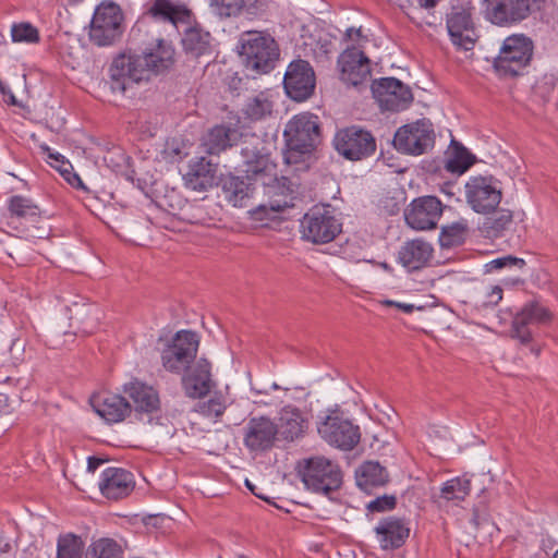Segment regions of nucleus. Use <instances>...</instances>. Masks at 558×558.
Returning a JSON list of instances; mask_svg holds the SVG:
<instances>
[{
    "label": "nucleus",
    "mask_w": 558,
    "mask_h": 558,
    "mask_svg": "<svg viewBox=\"0 0 558 558\" xmlns=\"http://www.w3.org/2000/svg\"><path fill=\"white\" fill-rule=\"evenodd\" d=\"M174 49L166 40L159 39L156 48L143 54H120L110 66V77L125 90L131 83L148 81L173 63Z\"/></svg>",
    "instance_id": "f257e3e1"
},
{
    "label": "nucleus",
    "mask_w": 558,
    "mask_h": 558,
    "mask_svg": "<svg viewBox=\"0 0 558 558\" xmlns=\"http://www.w3.org/2000/svg\"><path fill=\"white\" fill-rule=\"evenodd\" d=\"M283 137L287 146L286 161L296 162L300 155L311 153L319 142L318 117L312 113L293 117L286 125Z\"/></svg>",
    "instance_id": "f03ea898"
},
{
    "label": "nucleus",
    "mask_w": 558,
    "mask_h": 558,
    "mask_svg": "<svg viewBox=\"0 0 558 558\" xmlns=\"http://www.w3.org/2000/svg\"><path fill=\"white\" fill-rule=\"evenodd\" d=\"M268 180H262L263 192L267 199L251 210L253 219L258 221L276 218L277 214L294 207L296 199L295 184L291 180L286 177L278 179L276 174Z\"/></svg>",
    "instance_id": "7ed1b4c3"
},
{
    "label": "nucleus",
    "mask_w": 558,
    "mask_h": 558,
    "mask_svg": "<svg viewBox=\"0 0 558 558\" xmlns=\"http://www.w3.org/2000/svg\"><path fill=\"white\" fill-rule=\"evenodd\" d=\"M240 54L247 69L258 73L269 72L279 57L275 39L262 32H246L241 36Z\"/></svg>",
    "instance_id": "20e7f679"
},
{
    "label": "nucleus",
    "mask_w": 558,
    "mask_h": 558,
    "mask_svg": "<svg viewBox=\"0 0 558 558\" xmlns=\"http://www.w3.org/2000/svg\"><path fill=\"white\" fill-rule=\"evenodd\" d=\"M342 230L330 205L312 207L300 221L302 239L313 244H326L333 241Z\"/></svg>",
    "instance_id": "39448f33"
},
{
    "label": "nucleus",
    "mask_w": 558,
    "mask_h": 558,
    "mask_svg": "<svg viewBox=\"0 0 558 558\" xmlns=\"http://www.w3.org/2000/svg\"><path fill=\"white\" fill-rule=\"evenodd\" d=\"M533 48V41L522 34L507 37L494 61L496 72L501 76L521 74L532 59Z\"/></svg>",
    "instance_id": "423d86ee"
},
{
    "label": "nucleus",
    "mask_w": 558,
    "mask_h": 558,
    "mask_svg": "<svg viewBox=\"0 0 558 558\" xmlns=\"http://www.w3.org/2000/svg\"><path fill=\"white\" fill-rule=\"evenodd\" d=\"M301 476L307 489L323 495L339 489L342 484V472L339 465L325 457L305 460Z\"/></svg>",
    "instance_id": "0eeeda50"
},
{
    "label": "nucleus",
    "mask_w": 558,
    "mask_h": 558,
    "mask_svg": "<svg viewBox=\"0 0 558 558\" xmlns=\"http://www.w3.org/2000/svg\"><path fill=\"white\" fill-rule=\"evenodd\" d=\"M123 12L117 3L101 2L90 22V41L99 47L112 45L123 33Z\"/></svg>",
    "instance_id": "6e6552de"
},
{
    "label": "nucleus",
    "mask_w": 558,
    "mask_h": 558,
    "mask_svg": "<svg viewBox=\"0 0 558 558\" xmlns=\"http://www.w3.org/2000/svg\"><path fill=\"white\" fill-rule=\"evenodd\" d=\"M198 336L190 330L178 331L161 351V363L166 371L182 374L195 362L198 351Z\"/></svg>",
    "instance_id": "1a4fd4ad"
},
{
    "label": "nucleus",
    "mask_w": 558,
    "mask_h": 558,
    "mask_svg": "<svg viewBox=\"0 0 558 558\" xmlns=\"http://www.w3.org/2000/svg\"><path fill=\"white\" fill-rule=\"evenodd\" d=\"M241 161L236 169L245 174L248 181L270 179L275 175L276 165L270 160L265 146L256 136H251L241 143Z\"/></svg>",
    "instance_id": "9d476101"
},
{
    "label": "nucleus",
    "mask_w": 558,
    "mask_h": 558,
    "mask_svg": "<svg viewBox=\"0 0 558 558\" xmlns=\"http://www.w3.org/2000/svg\"><path fill=\"white\" fill-rule=\"evenodd\" d=\"M317 430L328 445L343 451L354 449L361 440L360 427L337 411L326 415Z\"/></svg>",
    "instance_id": "9b49d317"
},
{
    "label": "nucleus",
    "mask_w": 558,
    "mask_h": 558,
    "mask_svg": "<svg viewBox=\"0 0 558 558\" xmlns=\"http://www.w3.org/2000/svg\"><path fill=\"white\" fill-rule=\"evenodd\" d=\"M333 146L343 158L359 161L375 153L376 141L369 131L352 125L337 131Z\"/></svg>",
    "instance_id": "f8f14e48"
},
{
    "label": "nucleus",
    "mask_w": 558,
    "mask_h": 558,
    "mask_svg": "<svg viewBox=\"0 0 558 558\" xmlns=\"http://www.w3.org/2000/svg\"><path fill=\"white\" fill-rule=\"evenodd\" d=\"M435 144V132L428 120H417L399 128L393 137L395 148L407 155L427 153Z\"/></svg>",
    "instance_id": "ddd939ff"
},
{
    "label": "nucleus",
    "mask_w": 558,
    "mask_h": 558,
    "mask_svg": "<svg viewBox=\"0 0 558 558\" xmlns=\"http://www.w3.org/2000/svg\"><path fill=\"white\" fill-rule=\"evenodd\" d=\"M465 198L477 214L493 213L500 204L502 192L493 177H472L465 183Z\"/></svg>",
    "instance_id": "4468645a"
},
{
    "label": "nucleus",
    "mask_w": 558,
    "mask_h": 558,
    "mask_svg": "<svg viewBox=\"0 0 558 558\" xmlns=\"http://www.w3.org/2000/svg\"><path fill=\"white\" fill-rule=\"evenodd\" d=\"M372 93L383 110L400 111L413 100L410 87L395 77H383L373 82Z\"/></svg>",
    "instance_id": "2eb2a0df"
},
{
    "label": "nucleus",
    "mask_w": 558,
    "mask_h": 558,
    "mask_svg": "<svg viewBox=\"0 0 558 558\" xmlns=\"http://www.w3.org/2000/svg\"><path fill=\"white\" fill-rule=\"evenodd\" d=\"M553 313L539 302H529L515 314L512 320L511 333L521 343L532 341V328L547 325L553 320Z\"/></svg>",
    "instance_id": "dca6fc26"
},
{
    "label": "nucleus",
    "mask_w": 558,
    "mask_h": 558,
    "mask_svg": "<svg viewBox=\"0 0 558 558\" xmlns=\"http://www.w3.org/2000/svg\"><path fill=\"white\" fill-rule=\"evenodd\" d=\"M447 29L454 46L472 50L478 38L470 9L452 7L446 19Z\"/></svg>",
    "instance_id": "f3484780"
},
{
    "label": "nucleus",
    "mask_w": 558,
    "mask_h": 558,
    "mask_svg": "<svg viewBox=\"0 0 558 558\" xmlns=\"http://www.w3.org/2000/svg\"><path fill=\"white\" fill-rule=\"evenodd\" d=\"M287 95L295 101L310 98L315 89V73L307 61L291 62L283 77Z\"/></svg>",
    "instance_id": "a211bd4d"
},
{
    "label": "nucleus",
    "mask_w": 558,
    "mask_h": 558,
    "mask_svg": "<svg viewBox=\"0 0 558 558\" xmlns=\"http://www.w3.org/2000/svg\"><path fill=\"white\" fill-rule=\"evenodd\" d=\"M123 392L133 402L132 411L134 410L138 420L150 423L154 415L159 413V393L151 386L134 379L123 386Z\"/></svg>",
    "instance_id": "6ab92c4d"
},
{
    "label": "nucleus",
    "mask_w": 558,
    "mask_h": 558,
    "mask_svg": "<svg viewBox=\"0 0 558 558\" xmlns=\"http://www.w3.org/2000/svg\"><path fill=\"white\" fill-rule=\"evenodd\" d=\"M442 214V204L436 196L415 198L404 211L407 223L415 230L436 228Z\"/></svg>",
    "instance_id": "aec40b11"
},
{
    "label": "nucleus",
    "mask_w": 558,
    "mask_h": 558,
    "mask_svg": "<svg viewBox=\"0 0 558 558\" xmlns=\"http://www.w3.org/2000/svg\"><path fill=\"white\" fill-rule=\"evenodd\" d=\"M181 385L189 398L201 399L208 395L216 386L211 375V364L203 357L196 360L183 371Z\"/></svg>",
    "instance_id": "412c9836"
},
{
    "label": "nucleus",
    "mask_w": 558,
    "mask_h": 558,
    "mask_svg": "<svg viewBox=\"0 0 558 558\" xmlns=\"http://www.w3.org/2000/svg\"><path fill=\"white\" fill-rule=\"evenodd\" d=\"M278 429L267 416L248 420L243 428V444L251 452H263L272 448Z\"/></svg>",
    "instance_id": "4be33fe9"
},
{
    "label": "nucleus",
    "mask_w": 558,
    "mask_h": 558,
    "mask_svg": "<svg viewBox=\"0 0 558 558\" xmlns=\"http://www.w3.org/2000/svg\"><path fill=\"white\" fill-rule=\"evenodd\" d=\"M341 80L352 86H359L371 76L369 59L356 47H348L338 58Z\"/></svg>",
    "instance_id": "5701e85b"
},
{
    "label": "nucleus",
    "mask_w": 558,
    "mask_h": 558,
    "mask_svg": "<svg viewBox=\"0 0 558 558\" xmlns=\"http://www.w3.org/2000/svg\"><path fill=\"white\" fill-rule=\"evenodd\" d=\"M488 20L499 26H510L531 13L530 0H486Z\"/></svg>",
    "instance_id": "b1692460"
},
{
    "label": "nucleus",
    "mask_w": 558,
    "mask_h": 558,
    "mask_svg": "<svg viewBox=\"0 0 558 558\" xmlns=\"http://www.w3.org/2000/svg\"><path fill=\"white\" fill-rule=\"evenodd\" d=\"M216 165L205 157H196L190 160L187 171L183 174L184 184L195 192H205L216 183Z\"/></svg>",
    "instance_id": "393cba45"
},
{
    "label": "nucleus",
    "mask_w": 558,
    "mask_h": 558,
    "mask_svg": "<svg viewBox=\"0 0 558 558\" xmlns=\"http://www.w3.org/2000/svg\"><path fill=\"white\" fill-rule=\"evenodd\" d=\"M135 482L131 472L120 468H108L102 472L99 488L109 499L124 498L134 489Z\"/></svg>",
    "instance_id": "a878e982"
},
{
    "label": "nucleus",
    "mask_w": 558,
    "mask_h": 558,
    "mask_svg": "<svg viewBox=\"0 0 558 558\" xmlns=\"http://www.w3.org/2000/svg\"><path fill=\"white\" fill-rule=\"evenodd\" d=\"M95 412L108 423H119L132 413V405L120 395L97 396L92 398Z\"/></svg>",
    "instance_id": "bb28decb"
},
{
    "label": "nucleus",
    "mask_w": 558,
    "mask_h": 558,
    "mask_svg": "<svg viewBox=\"0 0 558 558\" xmlns=\"http://www.w3.org/2000/svg\"><path fill=\"white\" fill-rule=\"evenodd\" d=\"M277 435L281 436L284 440L293 441L302 437L307 427L308 421L302 411L293 405H286L279 412Z\"/></svg>",
    "instance_id": "cd10ccee"
},
{
    "label": "nucleus",
    "mask_w": 558,
    "mask_h": 558,
    "mask_svg": "<svg viewBox=\"0 0 558 558\" xmlns=\"http://www.w3.org/2000/svg\"><path fill=\"white\" fill-rule=\"evenodd\" d=\"M433 256L432 245L421 239L404 242L398 252V262L409 271L423 268Z\"/></svg>",
    "instance_id": "c85d7f7f"
},
{
    "label": "nucleus",
    "mask_w": 558,
    "mask_h": 558,
    "mask_svg": "<svg viewBox=\"0 0 558 558\" xmlns=\"http://www.w3.org/2000/svg\"><path fill=\"white\" fill-rule=\"evenodd\" d=\"M241 137L236 124L222 123L214 126L205 137L204 146L210 155H218L235 144Z\"/></svg>",
    "instance_id": "c756f323"
},
{
    "label": "nucleus",
    "mask_w": 558,
    "mask_h": 558,
    "mask_svg": "<svg viewBox=\"0 0 558 558\" xmlns=\"http://www.w3.org/2000/svg\"><path fill=\"white\" fill-rule=\"evenodd\" d=\"M380 547L385 550L399 548L409 536V529L399 519L387 518L375 527Z\"/></svg>",
    "instance_id": "7c9ffc66"
},
{
    "label": "nucleus",
    "mask_w": 558,
    "mask_h": 558,
    "mask_svg": "<svg viewBox=\"0 0 558 558\" xmlns=\"http://www.w3.org/2000/svg\"><path fill=\"white\" fill-rule=\"evenodd\" d=\"M225 198L234 207L246 206V202L253 194L254 187L251 181H245L238 175H227L221 183Z\"/></svg>",
    "instance_id": "2f4dec72"
},
{
    "label": "nucleus",
    "mask_w": 558,
    "mask_h": 558,
    "mask_svg": "<svg viewBox=\"0 0 558 558\" xmlns=\"http://www.w3.org/2000/svg\"><path fill=\"white\" fill-rule=\"evenodd\" d=\"M355 478L357 486L368 493L388 482V472L378 462L367 461L355 471Z\"/></svg>",
    "instance_id": "473e14b6"
},
{
    "label": "nucleus",
    "mask_w": 558,
    "mask_h": 558,
    "mask_svg": "<svg viewBox=\"0 0 558 558\" xmlns=\"http://www.w3.org/2000/svg\"><path fill=\"white\" fill-rule=\"evenodd\" d=\"M9 218L13 223L15 220L35 221L39 218L40 213L38 206L28 197L23 195H13L7 202Z\"/></svg>",
    "instance_id": "72a5a7b5"
},
{
    "label": "nucleus",
    "mask_w": 558,
    "mask_h": 558,
    "mask_svg": "<svg viewBox=\"0 0 558 558\" xmlns=\"http://www.w3.org/2000/svg\"><path fill=\"white\" fill-rule=\"evenodd\" d=\"M474 161L475 157L465 147L452 141L451 149L445 161V169L452 174L461 175Z\"/></svg>",
    "instance_id": "f704fd0d"
},
{
    "label": "nucleus",
    "mask_w": 558,
    "mask_h": 558,
    "mask_svg": "<svg viewBox=\"0 0 558 558\" xmlns=\"http://www.w3.org/2000/svg\"><path fill=\"white\" fill-rule=\"evenodd\" d=\"M211 36L199 27H191L185 31L182 45L187 53L201 57L210 50Z\"/></svg>",
    "instance_id": "c9c22d12"
},
{
    "label": "nucleus",
    "mask_w": 558,
    "mask_h": 558,
    "mask_svg": "<svg viewBox=\"0 0 558 558\" xmlns=\"http://www.w3.org/2000/svg\"><path fill=\"white\" fill-rule=\"evenodd\" d=\"M470 226L468 220L460 219L448 226H444L439 234L441 247L450 248L464 243L469 234Z\"/></svg>",
    "instance_id": "e433bc0d"
},
{
    "label": "nucleus",
    "mask_w": 558,
    "mask_h": 558,
    "mask_svg": "<svg viewBox=\"0 0 558 558\" xmlns=\"http://www.w3.org/2000/svg\"><path fill=\"white\" fill-rule=\"evenodd\" d=\"M512 220L513 215L511 210L505 208L497 211L494 210L493 216L485 218L481 231L486 238H498L509 228Z\"/></svg>",
    "instance_id": "4c0bfd02"
},
{
    "label": "nucleus",
    "mask_w": 558,
    "mask_h": 558,
    "mask_svg": "<svg viewBox=\"0 0 558 558\" xmlns=\"http://www.w3.org/2000/svg\"><path fill=\"white\" fill-rule=\"evenodd\" d=\"M471 483L466 478L454 477L442 484L439 499L444 501H461L470 494Z\"/></svg>",
    "instance_id": "58836bf2"
},
{
    "label": "nucleus",
    "mask_w": 558,
    "mask_h": 558,
    "mask_svg": "<svg viewBox=\"0 0 558 558\" xmlns=\"http://www.w3.org/2000/svg\"><path fill=\"white\" fill-rule=\"evenodd\" d=\"M243 112L250 120H263L272 113V102L267 95L259 93L247 99Z\"/></svg>",
    "instance_id": "ea45409f"
},
{
    "label": "nucleus",
    "mask_w": 558,
    "mask_h": 558,
    "mask_svg": "<svg viewBox=\"0 0 558 558\" xmlns=\"http://www.w3.org/2000/svg\"><path fill=\"white\" fill-rule=\"evenodd\" d=\"M86 558H123V550L114 539L99 538L89 545Z\"/></svg>",
    "instance_id": "a19ab883"
},
{
    "label": "nucleus",
    "mask_w": 558,
    "mask_h": 558,
    "mask_svg": "<svg viewBox=\"0 0 558 558\" xmlns=\"http://www.w3.org/2000/svg\"><path fill=\"white\" fill-rule=\"evenodd\" d=\"M84 543L74 534L61 535L58 538L57 558H82Z\"/></svg>",
    "instance_id": "79ce46f5"
},
{
    "label": "nucleus",
    "mask_w": 558,
    "mask_h": 558,
    "mask_svg": "<svg viewBox=\"0 0 558 558\" xmlns=\"http://www.w3.org/2000/svg\"><path fill=\"white\" fill-rule=\"evenodd\" d=\"M227 409L226 399L220 395H215L210 399L197 404L196 411L209 418L220 417Z\"/></svg>",
    "instance_id": "37998d69"
},
{
    "label": "nucleus",
    "mask_w": 558,
    "mask_h": 558,
    "mask_svg": "<svg viewBox=\"0 0 558 558\" xmlns=\"http://www.w3.org/2000/svg\"><path fill=\"white\" fill-rule=\"evenodd\" d=\"M11 37L14 43L36 44L39 41V32L31 23L13 24Z\"/></svg>",
    "instance_id": "c03bdc74"
},
{
    "label": "nucleus",
    "mask_w": 558,
    "mask_h": 558,
    "mask_svg": "<svg viewBox=\"0 0 558 558\" xmlns=\"http://www.w3.org/2000/svg\"><path fill=\"white\" fill-rule=\"evenodd\" d=\"M244 5V0H210V7L214 12L222 17L239 15Z\"/></svg>",
    "instance_id": "a18cd8bd"
},
{
    "label": "nucleus",
    "mask_w": 558,
    "mask_h": 558,
    "mask_svg": "<svg viewBox=\"0 0 558 558\" xmlns=\"http://www.w3.org/2000/svg\"><path fill=\"white\" fill-rule=\"evenodd\" d=\"M525 266V260L511 255L498 257L485 264V272L490 274L504 268L517 267L522 269Z\"/></svg>",
    "instance_id": "49530a36"
},
{
    "label": "nucleus",
    "mask_w": 558,
    "mask_h": 558,
    "mask_svg": "<svg viewBox=\"0 0 558 558\" xmlns=\"http://www.w3.org/2000/svg\"><path fill=\"white\" fill-rule=\"evenodd\" d=\"M150 13L154 16H160L163 20L174 23L177 10L168 0H156L150 8Z\"/></svg>",
    "instance_id": "de8ad7c7"
},
{
    "label": "nucleus",
    "mask_w": 558,
    "mask_h": 558,
    "mask_svg": "<svg viewBox=\"0 0 558 558\" xmlns=\"http://www.w3.org/2000/svg\"><path fill=\"white\" fill-rule=\"evenodd\" d=\"M64 180L74 187H84L78 174L73 172V167L68 160H61V165L54 166Z\"/></svg>",
    "instance_id": "09e8293b"
},
{
    "label": "nucleus",
    "mask_w": 558,
    "mask_h": 558,
    "mask_svg": "<svg viewBox=\"0 0 558 558\" xmlns=\"http://www.w3.org/2000/svg\"><path fill=\"white\" fill-rule=\"evenodd\" d=\"M502 293L500 286H492L480 301L478 306L483 308L496 306L502 300Z\"/></svg>",
    "instance_id": "8fccbe9b"
},
{
    "label": "nucleus",
    "mask_w": 558,
    "mask_h": 558,
    "mask_svg": "<svg viewBox=\"0 0 558 558\" xmlns=\"http://www.w3.org/2000/svg\"><path fill=\"white\" fill-rule=\"evenodd\" d=\"M395 506H396V497L385 495V496L377 497L376 499L372 500L367 505V509L371 511L380 512V511L391 510L395 508Z\"/></svg>",
    "instance_id": "3c124183"
},
{
    "label": "nucleus",
    "mask_w": 558,
    "mask_h": 558,
    "mask_svg": "<svg viewBox=\"0 0 558 558\" xmlns=\"http://www.w3.org/2000/svg\"><path fill=\"white\" fill-rule=\"evenodd\" d=\"M244 8L248 14L256 15L267 8L268 0H244Z\"/></svg>",
    "instance_id": "603ef678"
},
{
    "label": "nucleus",
    "mask_w": 558,
    "mask_h": 558,
    "mask_svg": "<svg viewBox=\"0 0 558 558\" xmlns=\"http://www.w3.org/2000/svg\"><path fill=\"white\" fill-rule=\"evenodd\" d=\"M386 306H396L397 308L403 311L404 313H412L415 308L413 304L409 303H400L391 300H386L383 302Z\"/></svg>",
    "instance_id": "864d4df0"
},
{
    "label": "nucleus",
    "mask_w": 558,
    "mask_h": 558,
    "mask_svg": "<svg viewBox=\"0 0 558 558\" xmlns=\"http://www.w3.org/2000/svg\"><path fill=\"white\" fill-rule=\"evenodd\" d=\"M245 485L252 492V494H254L256 497H258L259 499H263L267 502H270L268 497L266 495H264L262 492H258L257 487L253 483H251L248 480H245Z\"/></svg>",
    "instance_id": "5fc2aeb1"
},
{
    "label": "nucleus",
    "mask_w": 558,
    "mask_h": 558,
    "mask_svg": "<svg viewBox=\"0 0 558 558\" xmlns=\"http://www.w3.org/2000/svg\"><path fill=\"white\" fill-rule=\"evenodd\" d=\"M12 549L11 543L4 537L0 536V558H3Z\"/></svg>",
    "instance_id": "6e6d98bb"
},
{
    "label": "nucleus",
    "mask_w": 558,
    "mask_h": 558,
    "mask_svg": "<svg viewBox=\"0 0 558 558\" xmlns=\"http://www.w3.org/2000/svg\"><path fill=\"white\" fill-rule=\"evenodd\" d=\"M104 463L102 459L96 458V457H89L87 462V470L88 472H95L100 464Z\"/></svg>",
    "instance_id": "4d7b16f0"
},
{
    "label": "nucleus",
    "mask_w": 558,
    "mask_h": 558,
    "mask_svg": "<svg viewBox=\"0 0 558 558\" xmlns=\"http://www.w3.org/2000/svg\"><path fill=\"white\" fill-rule=\"evenodd\" d=\"M361 37H363L361 28L350 27L345 32V39H348V40H354V39H359Z\"/></svg>",
    "instance_id": "13d9d810"
},
{
    "label": "nucleus",
    "mask_w": 558,
    "mask_h": 558,
    "mask_svg": "<svg viewBox=\"0 0 558 558\" xmlns=\"http://www.w3.org/2000/svg\"><path fill=\"white\" fill-rule=\"evenodd\" d=\"M486 521H487L486 519L481 518V515L477 513V511H474L471 522L475 527H478L481 524H483Z\"/></svg>",
    "instance_id": "bf43d9fd"
},
{
    "label": "nucleus",
    "mask_w": 558,
    "mask_h": 558,
    "mask_svg": "<svg viewBox=\"0 0 558 558\" xmlns=\"http://www.w3.org/2000/svg\"><path fill=\"white\" fill-rule=\"evenodd\" d=\"M9 404H8V397L0 393V414L8 411Z\"/></svg>",
    "instance_id": "052dcab7"
},
{
    "label": "nucleus",
    "mask_w": 558,
    "mask_h": 558,
    "mask_svg": "<svg viewBox=\"0 0 558 558\" xmlns=\"http://www.w3.org/2000/svg\"><path fill=\"white\" fill-rule=\"evenodd\" d=\"M453 189H454V185H453L452 183H446V184L442 186L441 191H442L445 194H447L448 196H454V194H456V193H454Z\"/></svg>",
    "instance_id": "680f3d73"
},
{
    "label": "nucleus",
    "mask_w": 558,
    "mask_h": 558,
    "mask_svg": "<svg viewBox=\"0 0 558 558\" xmlns=\"http://www.w3.org/2000/svg\"><path fill=\"white\" fill-rule=\"evenodd\" d=\"M418 4L425 9H432L436 5V0H417Z\"/></svg>",
    "instance_id": "e2e57ef3"
},
{
    "label": "nucleus",
    "mask_w": 558,
    "mask_h": 558,
    "mask_svg": "<svg viewBox=\"0 0 558 558\" xmlns=\"http://www.w3.org/2000/svg\"><path fill=\"white\" fill-rule=\"evenodd\" d=\"M48 157L57 162L56 166L61 165V160H65L64 157L58 153H49Z\"/></svg>",
    "instance_id": "0e129e2a"
},
{
    "label": "nucleus",
    "mask_w": 558,
    "mask_h": 558,
    "mask_svg": "<svg viewBox=\"0 0 558 558\" xmlns=\"http://www.w3.org/2000/svg\"><path fill=\"white\" fill-rule=\"evenodd\" d=\"M7 96H8V101L10 105H13V106L17 105V100H16L14 94L10 89L7 93Z\"/></svg>",
    "instance_id": "69168bd1"
},
{
    "label": "nucleus",
    "mask_w": 558,
    "mask_h": 558,
    "mask_svg": "<svg viewBox=\"0 0 558 558\" xmlns=\"http://www.w3.org/2000/svg\"><path fill=\"white\" fill-rule=\"evenodd\" d=\"M9 89H7V87L4 86V84L2 83V81L0 80V92L3 96H7V93H8Z\"/></svg>",
    "instance_id": "338daca9"
},
{
    "label": "nucleus",
    "mask_w": 558,
    "mask_h": 558,
    "mask_svg": "<svg viewBox=\"0 0 558 558\" xmlns=\"http://www.w3.org/2000/svg\"><path fill=\"white\" fill-rule=\"evenodd\" d=\"M554 558H558V550L555 553Z\"/></svg>",
    "instance_id": "774afa93"
}]
</instances>
